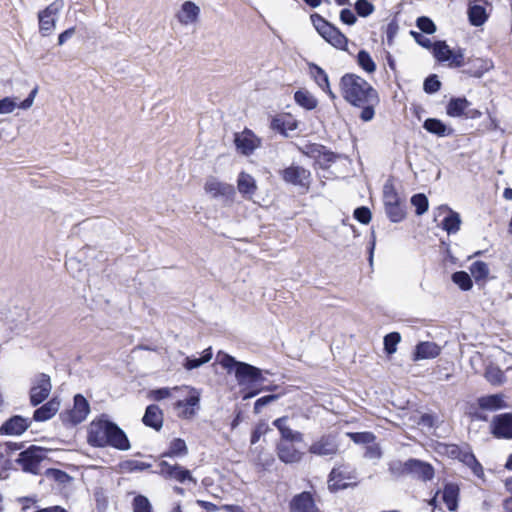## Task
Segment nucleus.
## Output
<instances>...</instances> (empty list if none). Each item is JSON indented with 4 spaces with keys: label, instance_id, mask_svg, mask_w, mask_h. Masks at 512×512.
Listing matches in <instances>:
<instances>
[{
    "label": "nucleus",
    "instance_id": "1",
    "mask_svg": "<svg viewBox=\"0 0 512 512\" xmlns=\"http://www.w3.org/2000/svg\"><path fill=\"white\" fill-rule=\"evenodd\" d=\"M339 91L346 103L361 110L359 118L363 122L374 118L380 96L366 79L356 73H345L339 80Z\"/></svg>",
    "mask_w": 512,
    "mask_h": 512
},
{
    "label": "nucleus",
    "instance_id": "2",
    "mask_svg": "<svg viewBox=\"0 0 512 512\" xmlns=\"http://www.w3.org/2000/svg\"><path fill=\"white\" fill-rule=\"evenodd\" d=\"M87 443L94 448L111 447L120 451L131 448L126 433L107 414L94 418L87 428Z\"/></svg>",
    "mask_w": 512,
    "mask_h": 512
},
{
    "label": "nucleus",
    "instance_id": "3",
    "mask_svg": "<svg viewBox=\"0 0 512 512\" xmlns=\"http://www.w3.org/2000/svg\"><path fill=\"white\" fill-rule=\"evenodd\" d=\"M288 420L289 416L284 415L272 422V425L278 430L280 435L275 451L281 462L294 464L300 462L303 458L304 453L296 447V444L304 441V435L300 431L290 428Z\"/></svg>",
    "mask_w": 512,
    "mask_h": 512
},
{
    "label": "nucleus",
    "instance_id": "4",
    "mask_svg": "<svg viewBox=\"0 0 512 512\" xmlns=\"http://www.w3.org/2000/svg\"><path fill=\"white\" fill-rule=\"evenodd\" d=\"M220 364L223 368L227 369L228 372L234 370L238 384L245 386L242 390L243 400L253 398L264 390H271V388L267 387L253 388V386L262 384L265 380L259 368L245 362L236 361V359L229 354L222 356Z\"/></svg>",
    "mask_w": 512,
    "mask_h": 512
},
{
    "label": "nucleus",
    "instance_id": "5",
    "mask_svg": "<svg viewBox=\"0 0 512 512\" xmlns=\"http://www.w3.org/2000/svg\"><path fill=\"white\" fill-rule=\"evenodd\" d=\"M389 469L396 476L411 475L423 482L431 481L435 476V469L429 462L415 458H410L405 462H393L390 464Z\"/></svg>",
    "mask_w": 512,
    "mask_h": 512
},
{
    "label": "nucleus",
    "instance_id": "6",
    "mask_svg": "<svg viewBox=\"0 0 512 512\" xmlns=\"http://www.w3.org/2000/svg\"><path fill=\"white\" fill-rule=\"evenodd\" d=\"M182 388L185 391L178 393L172 407L179 419L192 420L200 409V393L191 386L183 385Z\"/></svg>",
    "mask_w": 512,
    "mask_h": 512
},
{
    "label": "nucleus",
    "instance_id": "7",
    "mask_svg": "<svg viewBox=\"0 0 512 512\" xmlns=\"http://www.w3.org/2000/svg\"><path fill=\"white\" fill-rule=\"evenodd\" d=\"M310 18L313 26L325 41L336 49L344 51L348 49L349 40L346 35L339 30V28L328 22L318 13L312 14Z\"/></svg>",
    "mask_w": 512,
    "mask_h": 512
},
{
    "label": "nucleus",
    "instance_id": "8",
    "mask_svg": "<svg viewBox=\"0 0 512 512\" xmlns=\"http://www.w3.org/2000/svg\"><path fill=\"white\" fill-rule=\"evenodd\" d=\"M46 458L47 449L36 445H30L18 454V457L15 459V463L25 473L40 475L42 462Z\"/></svg>",
    "mask_w": 512,
    "mask_h": 512
},
{
    "label": "nucleus",
    "instance_id": "9",
    "mask_svg": "<svg viewBox=\"0 0 512 512\" xmlns=\"http://www.w3.org/2000/svg\"><path fill=\"white\" fill-rule=\"evenodd\" d=\"M157 469V474L166 481H172L182 485L191 484L195 486L197 484V480L192 475V472L178 463L170 464L166 460H160L157 463Z\"/></svg>",
    "mask_w": 512,
    "mask_h": 512
},
{
    "label": "nucleus",
    "instance_id": "10",
    "mask_svg": "<svg viewBox=\"0 0 512 512\" xmlns=\"http://www.w3.org/2000/svg\"><path fill=\"white\" fill-rule=\"evenodd\" d=\"M356 485L355 470L348 464L333 467L328 475V489L330 492H337Z\"/></svg>",
    "mask_w": 512,
    "mask_h": 512
},
{
    "label": "nucleus",
    "instance_id": "11",
    "mask_svg": "<svg viewBox=\"0 0 512 512\" xmlns=\"http://www.w3.org/2000/svg\"><path fill=\"white\" fill-rule=\"evenodd\" d=\"M90 413V405L82 394H76L73 398V406L59 414V419L64 426H76L82 423Z\"/></svg>",
    "mask_w": 512,
    "mask_h": 512
},
{
    "label": "nucleus",
    "instance_id": "12",
    "mask_svg": "<svg viewBox=\"0 0 512 512\" xmlns=\"http://www.w3.org/2000/svg\"><path fill=\"white\" fill-rule=\"evenodd\" d=\"M282 180L294 186H298L306 191L309 190L312 176L310 170L295 164L280 170L279 172Z\"/></svg>",
    "mask_w": 512,
    "mask_h": 512
},
{
    "label": "nucleus",
    "instance_id": "13",
    "mask_svg": "<svg viewBox=\"0 0 512 512\" xmlns=\"http://www.w3.org/2000/svg\"><path fill=\"white\" fill-rule=\"evenodd\" d=\"M52 390L51 378L46 373L36 375L29 391V401L31 406L36 407L43 403L50 395Z\"/></svg>",
    "mask_w": 512,
    "mask_h": 512
},
{
    "label": "nucleus",
    "instance_id": "14",
    "mask_svg": "<svg viewBox=\"0 0 512 512\" xmlns=\"http://www.w3.org/2000/svg\"><path fill=\"white\" fill-rule=\"evenodd\" d=\"M471 103L465 97H452L446 105V114L450 117H464L477 119L482 112L476 108H470Z\"/></svg>",
    "mask_w": 512,
    "mask_h": 512
},
{
    "label": "nucleus",
    "instance_id": "15",
    "mask_svg": "<svg viewBox=\"0 0 512 512\" xmlns=\"http://www.w3.org/2000/svg\"><path fill=\"white\" fill-rule=\"evenodd\" d=\"M62 7V1H54L38 12L39 32L46 37L52 34L56 26V15Z\"/></svg>",
    "mask_w": 512,
    "mask_h": 512
},
{
    "label": "nucleus",
    "instance_id": "16",
    "mask_svg": "<svg viewBox=\"0 0 512 512\" xmlns=\"http://www.w3.org/2000/svg\"><path fill=\"white\" fill-rule=\"evenodd\" d=\"M315 491H303L295 494L289 501V512H322L317 506Z\"/></svg>",
    "mask_w": 512,
    "mask_h": 512
},
{
    "label": "nucleus",
    "instance_id": "17",
    "mask_svg": "<svg viewBox=\"0 0 512 512\" xmlns=\"http://www.w3.org/2000/svg\"><path fill=\"white\" fill-rule=\"evenodd\" d=\"M234 144L241 154L249 156L261 146V139L251 129L244 128L234 134Z\"/></svg>",
    "mask_w": 512,
    "mask_h": 512
},
{
    "label": "nucleus",
    "instance_id": "18",
    "mask_svg": "<svg viewBox=\"0 0 512 512\" xmlns=\"http://www.w3.org/2000/svg\"><path fill=\"white\" fill-rule=\"evenodd\" d=\"M490 431L496 439L512 440V413L495 415L490 424Z\"/></svg>",
    "mask_w": 512,
    "mask_h": 512
},
{
    "label": "nucleus",
    "instance_id": "19",
    "mask_svg": "<svg viewBox=\"0 0 512 512\" xmlns=\"http://www.w3.org/2000/svg\"><path fill=\"white\" fill-rule=\"evenodd\" d=\"M309 453L317 456H333L339 452L336 435L324 434L314 441L308 449Z\"/></svg>",
    "mask_w": 512,
    "mask_h": 512
},
{
    "label": "nucleus",
    "instance_id": "20",
    "mask_svg": "<svg viewBox=\"0 0 512 512\" xmlns=\"http://www.w3.org/2000/svg\"><path fill=\"white\" fill-rule=\"evenodd\" d=\"M32 420L21 415H13L0 426V434L20 436L31 426Z\"/></svg>",
    "mask_w": 512,
    "mask_h": 512
},
{
    "label": "nucleus",
    "instance_id": "21",
    "mask_svg": "<svg viewBox=\"0 0 512 512\" xmlns=\"http://www.w3.org/2000/svg\"><path fill=\"white\" fill-rule=\"evenodd\" d=\"M270 128L284 137L288 136V131H294L298 128V121L291 113H280L272 117Z\"/></svg>",
    "mask_w": 512,
    "mask_h": 512
},
{
    "label": "nucleus",
    "instance_id": "22",
    "mask_svg": "<svg viewBox=\"0 0 512 512\" xmlns=\"http://www.w3.org/2000/svg\"><path fill=\"white\" fill-rule=\"evenodd\" d=\"M204 190L214 198L223 197L233 200L235 196V188L233 185L220 182L216 178L208 179L204 184Z\"/></svg>",
    "mask_w": 512,
    "mask_h": 512
},
{
    "label": "nucleus",
    "instance_id": "23",
    "mask_svg": "<svg viewBox=\"0 0 512 512\" xmlns=\"http://www.w3.org/2000/svg\"><path fill=\"white\" fill-rule=\"evenodd\" d=\"M478 407L483 411H498L509 407L502 393L481 396L477 399Z\"/></svg>",
    "mask_w": 512,
    "mask_h": 512
},
{
    "label": "nucleus",
    "instance_id": "24",
    "mask_svg": "<svg viewBox=\"0 0 512 512\" xmlns=\"http://www.w3.org/2000/svg\"><path fill=\"white\" fill-rule=\"evenodd\" d=\"M438 210L439 215L444 214V218L439 226L448 234H455L458 232L461 225L459 214L447 206H440Z\"/></svg>",
    "mask_w": 512,
    "mask_h": 512
},
{
    "label": "nucleus",
    "instance_id": "25",
    "mask_svg": "<svg viewBox=\"0 0 512 512\" xmlns=\"http://www.w3.org/2000/svg\"><path fill=\"white\" fill-rule=\"evenodd\" d=\"M440 353L441 347L437 343L431 341H421L415 346L412 359L413 361L434 359L438 357Z\"/></svg>",
    "mask_w": 512,
    "mask_h": 512
},
{
    "label": "nucleus",
    "instance_id": "26",
    "mask_svg": "<svg viewBox=\"0 0 512 512\" xmlns=\"http://www.w3.org/2000/svg\"><path fill=\"white\" fill-rule=\"evenodd\" d=\"M309 73L315 83L329 96V98L331 100H335L336 95L330 87L329 77L325 70L315 63H310Z\"/></svg>",
    "mask_w": 512,
    "mask_h": 512
},
{
    "label": "nucleus",
    "instance_id": "27",
    "mask_svg": "<svg viewBox=\"0 0 512 512\" xmlns=\"http://www.w3.org/2000/svg\"><path fill=\"white\" fill-rule=\"evenodd\" d=\"M142 422L146 427L159 431L163 427L164 423V414L162 409L156 404L148 405L142 417Z\"/></svg>",
    "mask_w": 512,
    "mask_h": 512
},
{
    "label": "nucleus",
    "instance_id": "28",
    "mask_svg": "<svg viewBox=\"0 0 512 512\" xmlns=\"http://www.w3.org/2000/svg\"><path fill=\"white\" fill-rule=\"evenodd\" d=\"M464 72L471 77L480 78L493 68V62L488 58H470L466 62Z\"/></svg>",
    "mask_w": 512,
    "mask_h": 512
},
{
    "label": "nucleus",
    "instance_id": "29",
    "mask_svg": "<svg viewBox=\"0 0 512 512\" xmlns=\"http://www.w3.org/2000/svg\"><path fill=\"white\" fill-rule=\"evenodd\" d=\"M60 408V400L53 397L33 412L32 421L44 422L53 418Z\"/></svg>",
    "mask_w": 512,
    "mask_h": 512
},
{
    "label": "nucleus",
    "instance_id": "30",
    "mask_svg": "<svg viewBox=\"0 0 512 512\" xmlns=\"http://www.w3.org/2000/svg\"><path fill=\"white\" fill-rule=\"evenodd\" d=\"M454 460L462 462L464 465L469 467L476 475H479V473L483 472L482 465L477 460L476 456L472 452L471 447L468 444L460 446L459 455L455 457Z\"/></svg>",
    "mask_w": 512,
    "mask_h": 512
},
{
    "label": "nucleus",
    "instance_id": "31",
    "mask_svg": "<svg viewBox=\"0 0 512 512\" xmlns=\"http://www.w3.org/2000/svg\"><path fill=\"white\" fill-rule=\"evenodd\" d=\"M299 150L302 154L316 160L324 159L330 162L333 159V153L329 152L324 145L318 143H307Z\"/></svg>",
    "mask_w": 512,
    "mask_h": 512
},
{
    "label": "nucleus",
    "instance_id": "32",
    "mask_svg": "<svg viewBox=\"0 0 512 512\" xmlns=\"http://www.w3.org/2000/svg\"><path fill=\"white\" fill-rule=\"evenodd\" d=\"M199 14L200 9L194 2L185 1L176 17L181 24L187 25L196 22Z\"/></svg>",
    "mask_w": 512,
    "mask_h": 512
},
{
    "label": "nucleus",
    "instance_id": "33",
    "mask_svg": "<svg viewBox=\"0 0 512 512\" xmlns=\"http://www.w3.org/2000/svg\"><path fill=\"white\" fill-rule=\"evenodd\" d=\"M460 488L456 483H446L442 490V500L449 511H455L458 508Z\"/></svg>",
    "mask_w": 512,
    "mask_h": 512
},
{
    "label": "nucleus",
    "instance_id": "34",
    "mask_svg": "<svg viewBox=\"0 0 512 512\" xmlns=\"http://www.w3.org/2000/svg\"><path fill=\"white\" fill-rule=\"evenodd\" d=\"M423 128L427 132L438 137H445L453 134V129L437 118H427L423 123Z\"/></svg>",
    "mask_w": 512,
    "mask_h": 512
},
{
    "label": "nucleus",
    "instance_id": "35",
    "mask_svg": "<svg viewBox=\"0 0 512 512\" xmlns=\"http://www.w3.org/2000/svg\"><path fill=\"white\" fill-rule=\"evenodd\" d=\"M237 188L243 197L251 198L257 190L255 179L246 172H241L237 179Z\"/></svg>",
    "mask_w": 512,
    "mask_h": 512
},
{
    "label": "nucleus",
    "instance_id": "36",
    "mask_svg": "<svg viewBox=\"0 0 512 512\" xmlns=\"http://www.w3.org/2000/svg\"><path fill=\"white\" fill-rule=\"evenodd\" d=\"M483 376L492 386H501L506 382L505 372L493 363L486 366Z\"/></svg>",
    "mask_w": 512,
    "mask_h": 512
},
{
    "label": "nucleus",
    "instance_id": "37",
    "mask_svg": "<svg viewBox=\"0 0 512 512\" xmlns=\"http://www.w3.org/2000/svg\"><path fill=\"white\" fill-rule=\"evenodd\" d=\"M188 454V447L182 438H174L170 441L168 448L161 454V457H184Z\"/></svg>",
    "mask_w": 512,
    "mask_h": 512
},
{
    "label": "nucleus",
    "instance_id": "38",
    "mask_svg": "<svg viewBox=\"0 0 512 512\" xmlns=\"http://www.w3.org/2000/svg\"><path fill=\"white\" fill-rule=\"evenodd\" d=\"M295 103L305 110H314L318 106V100L307 90L299 89L294 93Z\"/></svg>",
    "mask_w": 512,
    "mask_h": 512
},
{
    "label": "nucleus",
    "instance_id": "39",
    "mask_svg": "<svg viewBox=\"0 0 512 512\" xmlns=\"http://www.w3.org/2000/svg\"><path fill=\"white\" fill-rule=\"evenodd\" d=\"M468 19L471 25L473 26H481L483 25L487 19L488 14L486 12V8L482 5L474 4L469 5L468 7Z\"/></svg>",
    "mask_w": 512,
    "mask_h": 512
},
{
    "label": "nucleus",
    "instance_id": "40",
    "mask_svg": "<svg viewBox=\"0 0 512 512\" xmlns=\"http://www.w3.org/2000/svg\"><path fill=\"white\" fill-rule=\"evenodd\" d=\"M185 391L182 386L175 387H162L158 389L150 390L148 397L154 401H161L166 398H173L178 395L179 392Z\"/></svg>",
    "mask_w": 512,
    "mask_h": 512
},
{
    "label": "nucleus",
    "instance_id": "41",
    "mask_svg": "<svg viewBox=\"0 0 512 512\" xmlns=\"http://www.w3.org/2000/svg\"><path fill=\"white\" fill-rule=\"evenodd\" d=\"M470 273L476 283L485 282L489 275V267L484 261L473 262L469 267Z\"/></svg>",
    "mask_w": 512,
    "mask_h": 512
},
{
    "label": "nucleus",
    "instance_id": "42",
    "mask_svg": "<svg viewBox=\"0 0 512 512\" xmlns=\"http://www.w3.org/2000/svg\"><path fill=\"white\" fill-rule=\"evenodd\" d=\"M385 212L390 221L394 223L401 222L406 217V211L401 202L386 205Z\"/></svg>",
    "mask_w": 512,
    "mask_h": 512
},
{
    "label": "nucleus",
    "instance_id": "43",
    "mask_svg": "<svg viewBox=\"0 0 512 512\" xmlns=\"http://www.w3.org/2000/svg\"><path fill=\"white\" fill-rule=\"evenodd\" d=\"M357 64L368 74H373L376 71V64L371 55L366 50L362 49L358 52Z\"/></svg>",
    "mask_w": 512,
    "mask_h": 512
},
{
    "label": "nucleus",
    "instance_id": "44",
    "mask_svg": "<svg viewBox=\"0 0 512 512\" xmlns=\"http://www.w3.org/2000/svg\"><path fill=\"white\" fill-rule=\"evenodd\" d=\"M45 475L48 479L58 483L61 486H66L72 481V477L67 472L57 468L47 469Z\"/></svg>",
    "mask_w": 512,
    "mask_h": 512
},
{
    "label": "nucleus",
    "instance_id": "45",
    "mask_svg": "<svg viewBox=\"0 0 512 512\" xmlns=\"http://www.w3.org/2000/svg\"><path fill=\"white\" fill-rule=\"evenodd\" d=\"M96 509L98 512H105L109 505V496L103 487H96L93 490Z\"/></svg>",
    "mask_w": 512,
    "mask_h": 512
},
{
    "label": "nucleus",
    "instance_id": "46",
    "mask_svg": "<svg viewBox=\"0 0 512 512\" xmlns=\"http://www.w3.org/2000/svg\"><path fill=\"white\" fill-rule=\"evenodd\" d=\"M432 49L434 57L440 62L448 61L452 56V50L449 48L445 41H436L433 44Z\"/></svg>",
    "mask_w": 512,
    "mask_h": 512
},
{
    "label": "nucleus",
    "instance_id": "47",
    "mask_svg": "<svg viewBox=\"0 0 512 512\" xmlns=\"http://www.w3.org/2000/svg\"><path fill=\"white\" fill-rule=\"evenodd\" d=\"M452 281L463 291H468L473 287L471 276L465 271L454 272Z\"/></svg>",
    "mask_w": 512,
    "mask_h": 512
},
{
    "label": "nucleus",
    "instance_id": "48",
    "mask_svg": "<svg viewBox=\"0 0 512 512\" xmlns=\"http://www.w3.org/2000/svg\"><path fill=\"white\" fill-rule=\"evenodd\" d=\"M212 358V350L211 348H207L203 351V354L200 358H190L187 357L184 363V367L187 370H192L200 367L202 364L209 362Z\"/></svg>",
    "mask_w": 512,
    "mask_h": 512
},
{
    "label": "nucleus",
    "instance_id": "49",
    "mask_svg": "<svg viewBox=\"0 0 512 512\" xmlns=\"http://www.w3.org/2000/svg\"><path fill=\"white\" fill-rule=\"evenodd\" d=\"M133 512H153L149 499L141 494L136 495L132 500Z\"/></svg>",
    "mask_w": 512,
    "mask_h": 512
},
{
    "label": "nucleus",
    "instance_id": "50",
    "mask_svg": "<svg viewBox=\"0 0 512 512\" xmlns=\"http://www.w3.org/2000/svg\"><path fill=\"white\" fill-rule=\"evenodd\" d=\"M347 435L355 444L369 445L370 443H373L376 441L375 434L370 431L350 432Z\"/></svg>",
    "mask_w": 512,
    "mask_h": 512
},
{
    "label": "nucleus",
    "instance_id": "51",
    "mask_svg": "<svg viewBox=\"0 0 512 512\" xmlns=\"http://www.w3.org/2000/svg\"><path fill=\"white\" fill-rule=\"evenodd\" d=\"M401 341L399 332H391L384 337V350L387 354H393L397 350V345Z\"/></svg>",
    "mask_w": 512,
    "mask_h": 512
},
{
    "label": "nucleus",
    "instance_id": "52",
    "mask_svg": "<svg viewBox=\"0 0 512 512\" xmlns=\"http://www.w3.org/2000/svg\"><path fill=\"white\" fill-rule=\"evenodd\" d=\"M411 204L415 207L417 215L424 214L429 207L428 198L423 193L415 194L411 197Z\"/></svg>",
    "mask_w": 512,
    "mask_h": 512
},
{
    "label": "nucleus",
    "instance_id": "53",
    "mask_svg": "<svg viewBox=\"0 0 512 512\" xmlns=\"http://www.w3.org/2000/svg\"><path fill=\"white\" fill-rule=\"evenodd\" d=\"M384 206L401 202L398 192L392 183H386L383 188Z\"/></svg>",
    "mask_w": 512,
    "mask_h": 512
},
{
    "label": "nucleus",
    "instance_id": "54",
    "mask_svg": "<svg viewBox=\"0 0 512 512\" xmlns=\"http://www.w3.org/2000/svg\"><path fill=\"white\" fill-rule=\"evenodd\" d=\"M270 428L265 421H259L251 432L250 443L251 445L256 444L261 436L267 434Z\"/></svg>",
    "mask_w": 512,
    "mask_h": 512
},
{
    "label": "nucleus",
    "instance_id": "55",
    "mask_svg": "<svg viewBox=\"0 0 512 512\" xmlns=\"http://www.w3.org/2000/svg\"><path fill=\"white\" fill-rule=\"evenodd\" d=\"M441 88V82L438 79V76L436 74L429 75L423 84V89L428 94L436 93Z\"/></svg>",
    "mask_w": 512,
    "mask_h": 512
},
{
    "label": "nucleus",
    "instance_id": "56",
    "mask_svg": "<svg viewBox=\"0 0 512 512\" xmlns=\"http://www.w3.org/2000/svg\"><path fill=\"white\" fill-rule=\"evenodd\" d=\"M416 26L426 34H433L436 32L435 23L427 16L418 17L416 20Z\"/></svg>",
    "mask_w": 512,
    "mask_h": 512
},
{
    "label": "nucleus",
    "instance_id": "57",
    "mask_svg": "<svg viewBox=\"0 0 512 512\" xmlns=\"http://www.w3.org/2000/svg\"><path fill=\"white\" fill-rule=\"evenodd\" d=\"M460 445L454 443H439L438 451L439 453L446 455L451 459H455L459 455Z\"/></svg>",
    "mask_w": 512,
    "mask_h": 512
},
{
    "label": "nucleus",
    "instance_id": "58",
    "mask_svg": "<svg viewBox=\"0 0 512 512\" xmlns=\"http://www.w3.org/2000/svg\"><path fill=\"white\" fill-rule=\"evenodd\" d=\"M280 396L281 394H269L258 398L254 402L253 412L259 414L264 406L276 401Z\"/></svg>",
    "mask_w": 512,
    "mask_h": 512
},
{
    "label": "nucleus",
    "instance_id": "59",
    "mask_svg": "<svg viewBox=\"0 0 512 512\" xmlns=\"http://www.w3.org/2000/svg\"><path fill=\"white\" fill-rule=\"evenodd\" d=\"M355 10L360 17H367L373 13L374 5L368 0H357Z\"/></svg>",
    "mask_w": 512,
    "mask_h": 512
},
{
    "label": "nucleus",
    "instance_id": "60",
    "mask_svg": "<svg viewBox=\"0 0 512 512\" xmlns=\"http://www.w3.org/2000/svg\"><path fill=\"white\" fill-rule=\"evenodd\" d=\"M354 218L361 224H368L371 221L372 214L368 207L361 206L354 210Z\"/></svg>",
    "mask_w": 512,
    "mask_h": 512
},
{
    "label": "nucleus",
    "instance_id": "61",
    "mask_svg": "<svg viewBox=\"0 0 512 512\" xmlns=\"http://www.w3.org/2000/svg\"><path fill=\"white\" fill-rule=\"evenodd\" d=\"M151 467L150 463L139 461V460H128L125 462V469L128 472L144 471Z\"/></svg>",
    "mask_w": 512,
    "mask_h": 512
},
{
    "label": "nucleus",
    "instance_id": "62",
    "mask_svg": "<svg viewBox=\"0 0 512 512\" xmlns=\"http://www.w3.org/2000/svg\"><path fill=\"white\" fill-rule=\"evenodd\" d=\"M364 457L369 459H379L382 457V450L378 443L373 442L365 447Z\"/></svg>",
    "mask_w": 512,
    "mask_h": 512
},
{
    "label": "nucleus",
    "instance_id": "63",
    "mask_svg": "<svg viewBox=\"0 0 512 512\" xmlns=\"http://www.w3.org/2000/svg\"><path fill=\"white\" fill-rule=\"evenodd\" d=\"M340 20L346 25H353L356 23L357 17L352 10L344 8L340 12Z\"/></svg>",
    "mask_w": 512,
    "mask_h": 512
},
{
    "label": "nucleus",
    "instance_id": "64",
    "mask_svg": "<svg viewBox=\"0 0 512 512\" xmlns=\"http://www.w3.org/2000/svg\"><path fill=\"white\" fill-rule=\"evenodd\" d=\"M451 58H450V65L454 67H462L464 66L465 59H464V53L462 49H458L455 51H451Z\"/></svg>",
    "mask_w": 512,
    "mask_h": 512
}]
</instances>
